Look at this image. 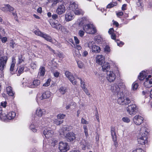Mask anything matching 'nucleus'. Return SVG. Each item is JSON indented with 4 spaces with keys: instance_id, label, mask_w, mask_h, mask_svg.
Masks as SVG:
<instances>
[{
    "instance_id": "nucleus-35",
    "label": "nucleus",
    "mask_w": 152,
    "mask_h": 152,
    "mask_svg": "<svg viewBox=\"0 0 152 152\" xmlns=\"http://www.w3.org/2000/svg\"><path fill=\"white\" fill-rule=\"evenodd\" d=\"M45 73V67L41 66L39 69V74L41 76H43Z\"/></svg>"
},
{
    "instance_id": "nucleus-9",
    "label": "nucleus",
    "mask_w": 152,
    "mask_h": 152,
    "mask_svg": "<svg viewBox=\"0 0 152 152\" xmlns=\"http://www.w3.org/2000/svg\"><path fill=\"white\" fill-rule=\"evenodd\" d=\"M118 103L121 105H127L131 102L130 99L128 97H120L117 100Z\"/></svg>"
},
{
    "instance_id": "nucleus-59",
    "label": "nucleus",
    "mask_w": 152,
    "mask_h": 152,
    "mask_svg": "<svg viewBox=\"0 0 152 152\" xmlns=\"http://www.w3.org/2000/svg\"><path fill=\"white\" fill-rule=\"evenodd\" d=\"M60 75V73L58 72H56L53 73L54 76L56 77H58Z\"/></svg>"
},
{
    "instance_id": "nucleus-48",
    "label": "nucleus",
    "mask_w": 152,
    "mask_h": 152,
    "mask_svg": "<svg viewBox=\"0 0 152 152\" xmlns=\"http://www.w3.org/2000/svg\"><path fill=\"white\" fill-rule=\"evenodd\" d=\"M104 51L107 54L109 53L110 51V47L107 45L104 48Z\"/></svg>"
},
{
    "instance_id": "nucleus-8",
    "label": "nucleus",
    "mask_w": 152,
    "mask_h": 152,
    "mask_svg": "<svg viewBox=\"0 0 152 152\" xmlns=\"http://www.w3.org/2000/svg\"><path fill=\"white\" fill-rule=\"evenodd\" d=\"M16 114L14 112H9L7 115L3 113L0 116L1 119L3 121L6 120L7 119L12 120L13 119L15 116Z\"/></svg>"
},
{
    "instance_id": "nucleus-56",
    "label": "nucleus",
    "mask_w": 152,
    "mask_h": 152,
    "mask_svg": "<svg viewBox=\"0 0 152 152\" xmlns=\"http://www.w3.org/2000/svg\"><path fill=\"white\" fill-rule=\"evenodd\" d=\"M81 123L84 124H88V122L83 118H81Z\"/></svg>"
},
{
    "instance_id": "nucleus-54",
    "label": "nucleus",
    "mask_w": 152,
    "mask_h": 152,
    "mask_svg": "<svg viewBox=\"0 0 152 152\" xmlns=\"http://www.w3.org/2000/svg\"><path fill=\"white\" fill-rule=\"evenodd\" d=\"M23 61V59L22 56H19L18 57V64H20Z\"/></svg>"
},
{
    "instance_id": "nucleus-1",
    "label": "nucleus",
    "mask_w": 152,
    "mask_h": 152,
    "mask_svg": "<svg viewBox=\"0 0 152 152\" xmlns=\"http://www.w3.org/2000/svg\"><path fill=\"white\" fill-rule=\"evenodd\" d=\"M112 64L113 66V69L108 72L107 73V79L110 82H113L115 80L116 75H120L118 67L117 64L115 62L112 61Z\"/></svg>"
},
{
    "instance_id": "nucleus-43",
    "label": "nucleus",
    "mask_w": 152,
    "mask_h": 152,
    "mask_svg": "<svg viewBox=\"0 0 152 152\" xmlns=\"http://www.w3.org/2000/svg\"><path fill=\"white\" fill-rule=\"evenodd\" d=\"M8 4H7L6 5H4V6L1 7L0 9L4 12H6L8 11Z\"/></svg>"
},
{
    "instance_id": "nucleus-29",
    "label": "nucleus",
    "mask_w": 152,
    "mask_h": 152,
    "mask_svg": "<svg viewBox=\"0 0 152 152\" xmlns=\"http://www.w3.org/2000/svg\"><path fill=\"white\" fill-rule=\"evenodd\" d=\"M147 76V73L145 71H142L140 73L138 78L140 80H143Z\"/></svg>"
},
{
    "instance_id": "nucleus-27",
    "label": "nucleus",
    "mask_w": 152,
    "mask_h": 152,
    "mask_svg": "<svg viewBox=\"0 0 152 152\" xmlns=\"http://www.w3.org/2000/svg\"><path fill=\"white\" fill-rule=\"evenodd\" d=\"M78 7L77 4L75 2H71L69 8L70 10L74 11Z\"/></svg>"
},
{
    "instance_id": "nucleus-49",
    "label": "nucleus",
    "mask_w": 152,
    "mask_h": 152,
    "mask_svg": "<svg viewBox=\"0 0 152 152\" xmlns=\"http://www.w3.org/2000/svg\"><path fill=\"white\" fill-rule=\"evenodd\" d=\"M30 129L34 132H36L37 130L36 129L35 126L34 124H31L30 126Z\"/></svg>"
},
{
    "instance_id": "nucleus-30",
    "label": "nucleus",
    "mask_w": 152,
    "mask_h": 152,
    "mask_svg": "<svg viewBox=\"0 0 152 152\" xmlns=\"http://www.w3.org/2000/svg\"><path fill=\"white\" fill-rule=\"evenodd\" d=\"M16 63V60L14 58H12V61L11 64L10 68V71L11 72H13L14 70V68L15 66V64Z\"/></svg>"
},
{
    "instance_id": "nucleus-33",
    "label": "nucleus",
    "mask_w": 152,
    "mask_h": 152,
    "mask_svg": "<svg viewBox=\"0 0 152 152\" xmlns=\"http://www.w3.org/2000/svg\"><path fill=\"white\" fill-rule=\"evenodd\" d=\"M48 37L47 38L48 39H49V40H47V39H45V40L48 41L52 42L56 45H58V42L55 39H52L51 37L48 35Z\"/></svg>"
},
{
    "instance_id": "nucleus-36",
    "label": "nucleus",
    "mask_w": 152,
    "mask_h": 152,
    "mask_svg": "<svg viewBox=\"0 0 152 152\" xmlns=\"http://www.w3.org/2000/svg\"><path fill=\"white\" fill-rule=\"evenodd\" d=\"M64 120H60L59 119H55L53 120L54 123L57 125H58L62 124Z\"/></svg>"
},
{
    "instance_id": "nucleus-32",
    "label": "nucleus",
    "mask_w": 152,
    "mask_h": 152,
    "mask_svg": "<svg viewBox=\"0 0 152 152\" xmlns=\"http://www.w3.org/2000/svg\"><path fill=\"white\" fill-rule=\"evenodd\" d=\"M86 19L85 18H82L78 19L77 21V23L80 26H82L85 23Z\"/></svg>"
},
{
    "instance_id": "nucleus-22",
    "label": "nucleus",
    "mask_w": 152,
    "mask_h": 152,
    "mask_svg": "<svg viewBox=\"0 0 152 152\" xmlns=\"http://www.w3.org/2000/svg\"><path fill=\"white\" fill-rule=\"evenodd\" d=\"M110 90L115 94H118L120 91V88L118 85L114 84L111 86Z\"/></svg>"
},
{
    "instance_id": "nucleus-10",
    "label": "nucleus",
    "mask_w": 152,
    "mask_h": 152,
    "mask_svg": "<svg viewBox=\"0 0 152 152\" xmlns=\"http://www.w3.org/2000/svg\"><path fill=\"white\" fill-rule=\"evenodd\" d=\"M64 135L68 142H72L76 139L75 134L73 132H64Z\"/></svg>"
},
{
    "instance_id": "nucleus-52",
    "label": "nucleus",
    "mask_w": 152,
    "mask_h": 152,
    "mask_svg": "<svg viewBox=\"0 0 152 152\" xmlns=\"http://www.w3.org/2000/svg\"><path fill=\"white\" fill-rule=\"evenodd\" d=\"M78 78L80 81L81 86V87L82 88L86 87V86L84 82L82 80L81 78Z\"/></svg>"
},
{
    "instance_id": "nucleus-55",
    "label": "nucleus",
    "mask_w": 152,
    "mask_h": 152,
    "mask_svg": "<svg viewBox=\"0 0 152 152\" xmlns=\"http://www.w3.org/2000/svg\"><path fill=\"white\" fill-rule=\"evenodd\" d=\"M74 39L75 43L76 45L78 44L79 43L80 41L77 37L75 36L74 37Z\"/></svg>"
},
{
    "instance_id": "nucleus-14",
    "label": "nucleus",
    "mask_w": 152,
    "mask_h": 152,
    "mask_svg": "<svg viewBox=\"0 0 152 152\" xmlns=\"http://www.w3.org/2000/svg\"><path fill=\"white\" fill-rule=\"evenodd\" d=\"M111 133L112 137V139L114 142V145L115 147H117L118 146V143L117 141V136L115 132V129L114 127H111Z\"/></svg>"
},
{
    "instance_id": "nucleus-5",
    "label": "nucleus",
    "mask_w": 152,
    "mask_h": 152,
    "mask_svg": "<svg viewBox=\"0 0 152 152\" xmlns=\"http://www.w3.org/2000/svg\"><path fill=\"white\" fill-rule=\"evenodd\" d=\"M51 94L50 91H47L42 94H38L36 98L37 101L38 103H39L43 99L48 98L51 96Z\"/></svg>"
},
{
    "instance_id": "nucleus-47",
    "label": "nucleus",
    "mask_w": 152,
    "mask_h": 152,
    "mask_svg": "<svg viewBox=\"0 0 152 152\" xmlns=\"http://www.w3.org/2000/svg\"><path fill=\"white\" fill-rule=\"evenodd\" d=\"M72 128V127L68 126H64L63 127L64 131H69Z\"/></svg>"
},
{
    "instance_id": "nucleus-42",
    "label": "nucleus",
    "mask_w": 152,
    "mask_h": 152,
    "mask_svg": "<svg viewBox=\"0 0 152 152\" xmlns=\"http://www.w3.org/2000/svg\"><path fill=\"white\" fill-rule=\"evenodd\" d=\"M83 128L84 130V132L85 133V136L86 137H87L88 136V134L87 126L86 125H84L83 126Z\"/></svg>"
},
{
    "instance_id": "nucleus-44",
    "label": "nucleus",
    "mask_w": 152,
    "mask_h": 152,
    "mask_svg": "<svg viewBox=\"0 0 152 152\" xmlns=\"http://www.w3.org/2000/svg\"><path fill=\"white\" fill-rule=\"evenodd\" d=\"M122 120L123 121L126 123H129L130 121V119L127 117H124L122 118Z\"/></svg>"
},
{
    "instance_id": "nucleus-34",
    "label": "nucleus",
    "mask_w": 152,
    "mask_h": 152,
    "mask_svg": "<svg viewBox=\"0 0 152 152\" xmlns=\"http://www.w3.org/2000/svg\"><path fill=\"white\" fill-rule=\"evenodd\" d=\"M95 42L98 43H100L102 41L103 39L100 36H96L94 38Z\"/></svg>"
},
{
    "instance_id": "nucleus-25",
    "label": "nucleus",
    "mask_w": 152,
    "mask_h": 152,
    "mask_svg": "<svg viewBox=\"0 0 152 152\" xmlns=\"http://www.w3.org/2000/svg\"><path fill=\"white\" fill-rule=\"evenodd\" d=\"M80 143L82 147V149L83 150H85L86 148L88 147V142L84 140L81 141Z\"/></svg>"
},
{
    "instance_id": "nucleus-3",
    "label": "nucleus",
    "mask_w": 152,
    "mask_h": 152,
    "mask_svg": "<svg viewBox=\"0 0 152 152\" xmlns=\"http://www.w3.org/2000/svg\"><path fill=\"white\" fill-rule=\"evenodd\" d=\"M83 29L85 32L89 34H94L96 32V30L94 25L91 24H88L84 25Z\"/></svg>"
},
{
    "instance_id": "nucleus-12",
    "label": "nucleus",
    "mask_w": 152,
    "mask_h": 152,
    "mask_svg": "<svg viewBox=\"0 0 152 152\" xmlns=\"http://www.w3.org/2000/svg\"><path fill=\"white\" fill-rule=\"evenodd\" d=\"M133 122L137 125L141 124L143 122V118L139 115H135L133 118Z\"/></svg>"
},
{
    "instance_id": "nucleus-46",
    "label": "nucleus",
    "mask_w": 152,
    "mask_h": 152,
    "mask_svg": "<svg viewBox=\"0 0 152 152\" xmlns=\"http://www.w3.org/2000/svg\"><path fill=\"white\" fill-rule=\"evenodd\" d=\"M88 46L90 49H92V47L95 45L93 41H89L88 42Z\"/></svg>"
},
{
    "instance_id": "nucleus-15",
    "label": "nucleus",
    "mask_w": 152,
    "mask_h": 152,
    "mask_svg": "<svg viewBox=\"0 0 152 152\" xmlns=\"http://www.w3.org/2000/svg\"><path fill=\"white\" fill-rule=\"evenodd\" d=\"M43 133L46 138H49L52 137L54 132L50 128H47L45 129Z\"/></svg>"
},
{
    "instance_id": "nucleus-21",
    "label": "nucleus",
    "mask_w": 152,
    "mask_h": 152,
    "mask_svg": "<svg viewBox=\"0 0 152 152\" xmlns=\"http://www.w3.org/2000/svg\"><path fill=\"white\" fill-rule=\"evenodd\" d=\"M65 7L63 4H61L58 6L56 10V13L59 15H61L65 11Z\"/></svg>"
},
{
    "instance_id": "nucleus-13",
    "label": "nucleus",
    "mask_w": 152,
    "mask_h": 152,
    "mask_svg": "<svg viewBox=\"0 0 152 152\" xmlns=\"http://www.w3.org/2000/svg\"><path fill=\"white\" fill-rule=\"evenodd\" d=\"M65 74L66 76L68 79L72 84L75 85L77 84V82L76 79L70 72L68 71H66L65 73Z\"/></svg>"
},
{
    "instance_id": "nucleus-38",
    "label": "nucleus",
    "mask_w": 152,
    "mask_h": 152,
    "mask_svg": "<svg viewBox=\"0 0 152 152\" xmlns=\"http://www.w3.org/2000/svg\"><path fill=\"white\" fill-rule=\"evenodd\" d=\"M66 90L67 89L65 87H61L59 89V91L61 94H65L66 91Z\"/></svg>"
},
{
    "instance_id": "nucleus-31",
    "label": "nucleus",
    "mask_w": 152,
    "mask_h": 152,
    "mask_svg": "<svg viewBox=\"0 0 152 152\" xmlns=\"http://www.w3.org/2000/svg\"><path fill=\"white\" fill-rule=\"evenodd\" d=\"M74 11L75 13L77 15H83L84 13V12L81 9L78 8V7Z\"/></svg>"
},
{
    "instance_id": "nucleus-20",
    "label": "nucleus",
    "mask_w": 152,
    "mask_h": 152,
    "mask_svg": "<svg viewBox=\"0 0 152 152\" xmlns=\"http://www.w3.org/2000/svg\"><path fill=\"white\" fill-rule=\"evenodd\" d=\"M96 62L100 65L102 64L105 62L104 57L102 55H98L96 58Z\"/></svg>"
},
{
    "instance_id": "nucleus-6",
    "label": "nucleus",
    "mask_w": 152,
    "mask_h": 152,
    "mask_svg": "<svg viewBox=\"0 0 152 152\" xmlns=\"http://www.w3.org/2000/svg\"><path fill=\"white\" fill-rule=\"evenodd\" d=\"M137 107L135 104L129 105L126 108L127 113L131 115L135 114L137 111Z\"/></svg>"
},
{
    "instance_id": "nucleus-24",
    "label": "nucleus",
    "mask_w": 152,
    "mask_h": 152,
    "mask_svg": "<svg viewBox=\"0 0 152 152\" xmlns=\"http://www.w3.org/2000/svg\"><path fill=\"white\" fill-rule=\"evenodd\" d=\"M102 65V70L104 72L108 71L110 68L109 64L105 62Z\"/></svg>"
},
{
    "instance_id": "nucleus-40",
    "label": "nucleus",
    "mask_w": 152,
    "mask_h": 152,
    "mask_svg": "<svg viewBox=\"0 0 152 152\" xmlns=\"http://www.w3.org/2000/svg\"><path fill=\"white\" fill-rule=\"evenodd\" d=\"M78 67L80 69H82L84 67V65L83 62L80 61L77 62Z\"/></svg>"
},
{
    "instance_id": "nucleus-39",
    "label": "nucleus",
    "mask_w": 152,
    "mask_h": 152,
    "mask_svg": "<svg viewBox=\"0 0 152 152\" xmlns=\"http://www.w3.org/2000/svg\"><path fill=\"white\" fill-rule=\"evenodd\" d=\"M65 116V115L60 113L57 115V118L60 120H63V119L64 118Z\"/></svg>"
},
{
    "instance_id": "nucleus-60",
    "label": "nucleus",
    "mask_w": 152,
    "mask_h": 152,
    "mask_svg": "<svg viewBox=\"0 0 152 152\" xmlns=\"http://www.w3.org/2000/svg\"><path fill=\"white\" fill-rule=\"evenodd\" d=\"M119 86L121 88H125V85L124 83H119Z\"/></svg>"
},
{
    "instance_id": "nucleus-62",
    "label": "nucleus",
    "mask_w": 152,
    "mask_h": 152,
    "mask_svg": "<svg viewBox=\"0 0 152 152\" xmlns=\"http://www.w3.org/2000/svg\"><path fill=\"white\" fill-rule=\"evenodd\" d=\"M75 48L77 49V50H78L79 51L82 49L81 47L78 44H76V45L75 46Z\"/></svg>"
},
{
    "instance_id": "nucleus-26",
    "label": "nucleus",
    "mask_w": 152,
    "mask_h": 152,
    "mask_svg": "<svg viewBox=\"0 0 152 152\" xmlns=\"http://www.w3.org/2000/svg\"><path fill=\"white\" fill-rule=\"evenodd\" d=\"M6 91L7 94L10 96H12L14 95V93L13 91L12 88L9 86L6 88Z\"/></svg>"
},
{
    "instance_id": "nucleus-17",
    "label": "nucleus",
    "mask_w": 152,
    "mask_h": 152,
    "mask_svg": "<svg viewBox=\"0 0 152 152\" xmlns=\"http://www.w3.org/2000/svg\"><path fill=\"white\" fill-rule=\"evenodd\" d=\"M40 83V81L38 80H34L32 83L28 82L27 86L28 87L31 88H35L38 86Z\"/></svg>"
},
{
    "instance_id": "nucleus-23",
    "label": "nucleus",
    "mask_w": 152,
    "mask_h": 152,
    "mask_svg": "<svg viewBox=\"0 0 152 152\" xmlns=\"http://www.w3.org/2000/svg\"><path fill=\"white\" fill-rule=\"evenodd\" d=\"M34 33L37 35L41 37H43L44 39H47V40H49V39H48L47 38L48 37L47 34H44L42 32L39 31V30L35 31L34 32Z\"/></svg>"
},
{
    "instance_id": "nucleus-57",
    "label": "nucleus",
    "mask_w": 152,
    "mask_h": 152,
    "mask_svg": "<svg viewBox=\"0 0 152 152\" xmlns=\"http://www.w3.org/2000/svg\"><path fill=\"white\" fill-rule=\"evenodd\" d=\"M83 90L84 92H85L86 94L88 96H90V93L88 92V90L87 88L86 87L85 88H83Z\"/></svg>"
},
{
    "instance_id": "nucleus-19",
    "label": "nucleus",
    "mask_w": 152,
    "mask_h": 152,
    "mask_svg": "<svg viewBox=\"0 0 152 152\" xmlns=\"http://www.w3.org/2000/svg\"><path fill=\"white\" fill-rule=\"evenodd\" d=\"M46 113L45 110L44 109H42L40 107L37 108L36 111V115L39 117H41Z\"/></svg>"
},
{
    "instance_id": "nucleus-2",
    "label": "nucleus",
    "mask_w": 152,
    "mask_h": 152,
    "mask_svg": "<svg viewBox=\"0 0 152 152\" xmlns=\"http://www.w3.org/2000/svg\"><path fill=\"white\" fill-rule=\"evenodd\" d=\"M146 129L144 127L141 128L139 134L137 136V141L139 144L145 145L147 142V134L148 132L146 131Z\"/></svg>"
},
{
    "instance_id": "nucleus-64",
    "label": "nucleus",
    "mask_w": 152,
    "mask_h": 152,
    "mask_svg": "<svg viewBox=\"0 0 152 152\" xmlns=\"http://www.w3.org/2000/svg\"><path fill=\"white\" fill-rule=\"evenodd\" d=\"M123 15V12H120L116 13L117 15L119 17L120 16H122Z\"/></svg>"
},
{
    "instance_id": "nucleus-41",
    "label": "nucleus",
    "mask_w": 152,
    "mask_h": 152,
    "mask_svg": "<svg viewBox=\"0 0 152 152\" xmlns=\"http://www.w3.org/2000/svg\"><path fill=\"white\" fill-rule=\"evenodd\" d=\"M117 3L116 2H114L110 3L109 4L107 7L108 8H110L113 7L114 6H115L117 5Z\"/></svg>"
},
{
    "instance_id": "nucleus-61",
    "label": "nucleus",
    "mask_w": 152,
    "mask_h": 152,
    "mask_svg": "<svg viewBox=\"0 0 152 152\" xmlns=\"http://www.w3.org/2000/svg\"><path fill=\"white\" fill-rule=\"evenodd\" d=\"M8 11L10 12L14 10V8L9 4H8Z\"/></svg>"
},
{
    "instance_id": "nucleus-51",
    "label": "nucleus",
    "mask_w": 152,
    "mask_h": 152,
    "mask_svg": "<svg viewBox=\"0 0 152 152\" xmlns=\"http://www.w3.org/2000/svg\"><path fill=\"white\" fill-rule=\"evenodd\" d=\"M138 86V84L136 83H134L132 85V89L134 90H135L137 89Z\"/></svg>"
},
{
    "instance_id": "nucleus-16",
    "label": "nucleus",
    "mask_w": 152,
    "mask_h": 152,
    "mask_svg": "<svg viewBox=\"0 0 152 152\" xmlns=\"http://www.w3.org/2000/svg\"><path fill=\"white\" fill-rule=\"evenodd\" d=\"M144 85L145 87L148 88L152 87V78L151 75H149L148 77L145 78Z\"/></svg>"
},
{
    "instance_id": "nucleus-37",
    "label": "nucleus",
    "mask_w": 152,
    "mask_h": 152,
    "mask_svg": "<svg viewBox=\"0 0 152 152\" xmlns=\"http://www.w3.org/2000/svg\"><path fill=\"white\" fill-rule=\"evenodd\" d=\"M73 55L75 57L80 58L81 55L78 50H75L73 52Z\"/></svg>"
},
{
    "instance_id": "nucleus-18",
    "label": "nucleus",
    "mask_w": 152,
    "mask_h": 152,
    "mask_svg": "<svg viewBox=\"0 0 152 152\" xmlns=\"http://www.w3.org/2000/svg\"><path fill=\"white\" fill-rule=\"evenodd\" d=\"M74 15L72 12L68 11L65 15V19L66 21H71L74 18Z\"/></svg>"
},
{
    "instance_id": "nucleus-58",
    "label": "nucleus",
    "mask_w": 152,
    "mask_h": 152,
    "mask_svg": "<svg viewBox=\"0 0 152 152\" xmlns=\"http://www.w3.org/2000/svg\"><path fill=\"white\" fill-rule=\"evenodd\" d=\"M132 152H144V151L141 148H139L133 151Z\"/></svg>"
},
{
    "instance_id": "nucleus-11",
    "label": "nucleus",
    "mask_w": 152,
    "mask_h": 152,
    "mask_svg": "<svg viewBox=\"0 0 152 152\" xmlns=\"http://www.w3.org/2000/svg\"><path fill=\"white\" fill-rule=\"evenodd\" d=\"M50 24L53 28L58 30L61 31L63 28V26L58 21L55 20L50 22Z\"/></svg>"
},
{
    "instance_id": "nucleus-50",
    "label": "nucleus",
    "mask_w": 152,
    "mask_h": 152,
    "mask_svg": "<svg viewBox=\"0 0 152 152\" xmlns=\"http://www.w3.org/2000/svg\"><path fill=\"white\" fill-rule=\"evenodd\" d=\"M51 80L50 79H48L45 83L43 84V86H48L50 84Z\"/></svg>"
},
{
    "instance_id": "nucleus-4",
    "label": "nucleus",
    "mask_w": 152,
    "mask_h": 152,
    "mask_svg": "<svg viewBox=\"0 0 152 152\" xmlns=\"http://www.w3.org/2000/svg\"><path fill=\"white\" fill-rule=\"evenodd\" d=\"M8 59V58L6 56H0V70L1 71L0 72V77H2L4 75L2 71L6 67Z\"/></svg>"
},
{
    "instance_id": "nucleus-28",
    "label": "nucleus",
    "mask_w": 152,
    "mask_h": 152,
    "mask_svg": "<svg viewBox=\"0 0 152 152\" xmlns=\"http://www.w3.org/2000/svg\"><path fill=\"white\" fill-rule=\"evenodd\" d=\"M91 50L92 52L96 53H99L101 51L100 48L95 45L92 47Z\"/></svg>"
},
{
    "instance_id": "nucleus-63",
    "label": "nucleus",
    "mask_w": 152,
    "mask_h": 152,
    "mask_svg": "<svg viewBox=\"0 0 152 152\" xmlns=\"http://www.w3.org/2000/svg\"><path fill=\"white\" fill-rule=\"evenodd\" d=\"M118 45L121 46L123 45L124 43L122 42L119 41V40H118L116 41Z\"/></svg>"
},
{
    "instance_id": "nucleus-53",
    "label": "nucleus",
    "mask_w": 152,
    "mask_h": 152,
    "mask_svg": "<svg viewBox=\"0 0 152 152\" xmlns=\"http://www.w3.org/2000/svg\"><path fill=\"white\" fill-rule=\"evenodd\" d=\"M85 32L82 30H80L78 33L79 35L81 37H83L84 35Z\"/></svg>"
},
{
    "instance_id": "nucleus-7",
    "label": "nucleus",
    "mask_w": 152,
    "mask_h": 152,
    "mask_svg": "<svg viewBox=\"0 0 152 152\" xmlns=\"http://www.w3.org/2000/svg\"><path fill=\"white\" fill-rule=\"evenodd\" d=\"M58 148L60 152H66L69 149V146L67 142L61 141L58 144Z\"/></svg>"
},
{
    "instance_id": "nucleus-45",
    "label": "nucleus",
    "mask_w": 152,
    "mask_h": 152,
    "mask_svg": "<svg viewBox=\"0 0 152 152\" xmlns=\"http://www.w3.org/2000/svg\"><path fill=\"white\" fill-rule=\"evenodd\" d=\"M24 67L23 66H20L19 69L18 70V73L17 74L19 76L23 71Z\"/></svg>"
}]
</instances>
